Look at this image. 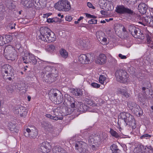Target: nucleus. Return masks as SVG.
Segmentation results:
<instances>
[{"mask_svg":"<svg viewBox=\"0 0 153 153\" xmlns=\"http://www.w3.org/2000/svg\"><path fill=\"white\" fill-rule=\"evenodd\" d=\"M40 33L39 39L44 42H53L56 39L54 33L47 27L41 28Z\"/></svg>","mask_w":153,"mask_h":153,"instance_id":"1","label":"nucleus"},{"mask_svg":"<svg viewBox=\"0 0 153 153\" xmlns=\"http://www.w3.org/2000/svg\"><path fill=\"white\" fill-rule=\"evenodd\" d=\"M49 99L56 104L61 103L63 100L62 95L60 92L56 89L51 90L48 93Z\"/></svg>","mask_w":153,"mask_h":153,"instance_id":"2","label":"nucleus"},{"mask_svg":"<svg viewBox=\"0 0 153 153\" xmlns=\"http://www.w3.org/2000/svg\"><path fill=\"white\" fill-rule=\"evenodd\" d=\"M45 72V74L48 79V81L52 82L58 76V71L54 68H52L51 66H48L46 67L43 70Z\"/></svg>","mask_w":153,"mask_h":153,"instance_id":"3","label":"nucleus"},{"mask_svg":"<svg viewBox=\"0 0 153 153\" xmlns=\"http://www.w3.org/2000/svg\"><path fill=\"white\" fill-rule=\"evenodd\" d=\"M55 8L56 10L62 11H68L71 9L70 3L67 0H59L54 5Z\"/></svg>","mask_w":153,"mask_h":153,"instance_id":"4","label":"nucleus"},{"mask_svg":"<svg viewBox=\"0 0 153 153\" xmlns=\"http://www.w3.org/2000/svg\"><path fill=\"white\" fill-rule=\"evenodd\" d=\"M90 145H92V149L96 150L102 142L101 139L99 136H90L88 139Z\"/></svg>","mask_w":153,"mask_h":153,"instance_id":"5","label":"nucleus"},{"mask_svg":"<svg viewBox=\"0 0 153 153\" xmlns=\"http://www.w3.org/2000/svg\"><path fill=\"white\" fill-rule=\"evenodd\" d=\"M117 80L120 82L125 83L128 82V76L127 73L123 70H117L115 73Z\"/></svg>","mask_w":153,"mask_h":153,"instance_id":"6","label":"nucleus"},{"mask_svg":"<svg viewBox=\"0 0 153 153\" xmlns=\"http://www.w3.org/2000/svg\"><path fill=\"white\" fill-rule=\"evenodd\" d=\"M87 144L82 141H78L76 143L75 149L77 152L80 153L86 152Z\"/></svg>","mask_w":153,"mask_h":153,"instance_id":"7","label":"nucleus"},{"mask_svg":"<svg viewBox=\"0 0 153 153\" xmlns=\"http://www.w3.org/2000/svg\"><path fill=\"white\" fill-rule=\"evenodd\" d=\"M96 37L100 43L102 45H105L109 43L107 36L105 33L102 31H97L96 34Z\"/></svg>","mask_w":153,"mask_h":153,"instance_id":"8","label":"nucleus"},{"mask_svg":"<svg viewBox=\"0 0 153 153\" xmlns=\"http://www.w3.org/2000/svg\"><path fill=\"white\" fill-rule=\"evenodd\" d=\"M116 12L120 14H128L130 15L133 14V11L131 9L126 7L123 5L117 6L116 7Z\"/></svg>","mask_w":153,"mask_h":153,"instance_id":"9","label":"nucleus"},{"mask_svg":"<svg viewBox=\"0 0 153 153\" xmlns=\"http://www.w3.org/2000/svg\"><path fill=\"white\" fill-rule=\"evenodd\" d=\"M128 30L134 38L140 39V31L139 29L136 28L133 25H130L128 26Z\"/></svg>","mask_w":153,"mask_h":153,"instance_id":"10","label":"nucleus"},{"mask_svg":"<svg viewBox=\"0 0 153 153\" xmlns=\"http://www.w3.org/2000/svg\"><path fill=\"white\" fill-rule=\"evenodd\" d=\"M49 143L47 142H44L41 143L38 148V151L42 153H47L50 151L49 147Z\"/></svg>","mask_w":153,"mask_h":153,"instance_id":"11","label":"nucleus"},{"mask_svg":"<svg viewBox=\"0 0 153 153\" xmlns=\"http://www.w3.org/2000/svg\"><path fill=\"white\" fill-rule=\"evenodd\" d=\"M24 132V135L27 137L35 138L37 135V130L35 128L30 129L27 128Z\"/></svg>","mask_w":153,"mask_h":153,"instance_id":"12","label":"nucleus"},{"mask_svg":"<svg viewBox=\"0 0 153 153\" xmlns=\"http://www.w3.org/2000/svg\"><path fill=\"white\" fill-rule=\"evenodd\" d=\"M127 117L125 122L127 124L129 123V125L132 126L133 128H135L136 124L134 117L129 113L127 114Z\"/></svg>","mask_w":153,"mask_h":153,"instance_id":"13","label":"nucleus"},{"mask_svg":"<svg viewBox=\"0 0 153 153\" xmlns=\"http://www.w3.org/2000/svg\"><path fill=\"white\" fill-rule=\"evenodd\" d=\"M117 92L118 94H122L126 98L130 96V94L127 92V89L126 86H121L118 88Z\"/></svg>","mask_w":153,"mask_h":153,"instance_id":"14","label":"nucleus"},{"mask_svg":"<svg viewBox=\"0 0 153 153\" xmlns=\"http://www.w3.org/2000/svg\"><path fill=\"white\" fill-rule=\"evenodd\" d=\"M88 56L85 54H81L78 57V61L82 64H88L90 62Z\"/></svg>","mask_w":153,"mask_h":153,"instance_id":"15","label":"nucleus"},{"mask_svg":"<svg viewBox=\"0 0 153 153\" xmlns=\"http://www.w3.org/2000/svg\"><path fill=\"white\" fill-rule=\"evenodd\" d=\"M66 99L67 100V104L72 108H74L76 107L77 105L76 104V102L74 99V98L71 97L70 96L68 95L66 98Z\"/></svg>","mask_w":153,"mask_h":153,"instance_id":"16","label":"nucleus"},{"mask_svg":"<svg viewBox=\"0 0 153 153\" xmlns=\"http://www.w3.org/2000/svg\"><path fill=\"white\" fill-rule=\"evenodd\" d=\"M148 9V7L146 4L143 3H141L138 5V9L139 12L143 14L146 13Z\"/></svg>","mask_w":153,"mask_h":153,"instance_id":"17","label":"nucleus"},{"mask_svg":"<svg viewBox=\"0 0 153 153\" xmlns=\"http://www.w3.org/2000/svg\"><path fill=\"white\" fill-rule=\"evenodd\" d=\"M106 60V58L105 55L101 54L99 55L96 62L97 63L102 64L105 63Z\"/></svg>","mask_w":153,"mask_h":153,"instance_id":"18","label":"nucleus"},{"mask_svg":"<svg viewBox=\"0 0 153 153\" xmlns=\"http://www.w3.org/2000/svg\"><path fill=\"white\" fill-rule=\"evenodd\" d=\"M12 69L11 67L9 65H3L2 69V72L3 73H5L7 76L8 74H10Z\"/></svg>","mask_w":153,"mask_h":153,"instance_id":"19","label":"nucleus"},{"mask_svg":"<svg viewBox=\"0 0 153 153\" xmlns=\"http://www.w3.org/2000/svg\"><path fill=\"white\" fill-rule=\"evenodd\" d=\"M76 107L80 111H86L88 109L87 106L82 102H78Z\"/></svg>","mask_w":153,"mask_h":153,"instance_id":"20","label":"nucleus"},{"mask_svg":"<svg viewBox=\"0 0 153 153\" xmlns=\"http://www.w3.org/2000/svg\"><path fill=\"white\" fill-rule=\"evenodd\" d=\"M135 114L137 116H139L142 115L143 111L142 109L137 105L134 108H133V109L132 110Z\"/></svg>","mask_w":153,"mask_h":153,"instance_id":"21","label":"nucleus"},{"mask_svg":"<svg viewBox=\"0 0 153 153\" xmlns=\"http://www.w3.org/2000/svg\"><path fill=\"white\" fill-rule=\"evenodd\" d=\"M53 153H68L65 150L60 147L55 146L53 149Z\"/></svg>","mask_w":153,"mask_h":153,"instance_id":"22","label":"nucleus"},{"mask_svg":"<svg viewBox=\"0 0 153 153\" xmlns=\"http://www.w3.org/2000/svg\"><path fill=\"white\" fill-rule=\"evenodd\" d=\"M99 81L101 84L105 85L108 82L109 80L104 76L100 75L99 78Z\"/></svg>","mask_w":153,"mask_h":153,"instance_id":"23","label":"nucleus"},{"mask_svg":"<svg viewBox=\"0 0 153 153\" xmlns=\"http://www.w3.org/2000/svg\"><path fill=\"white\" fill-rule=\"evenodd\" d=\"M44 128L45 130L51 133H53L54 132L53 128V126L47 123H45V125L44 126Z\"/></svg>","mask_w":153,"mask_h":153,"instance_id":"24","label":"nucleus"},{"mask_svg":"<svg viewBox=\"0 0 153 153\" xmlns=\"http://www.w3.org/2000/svg\"><path fill=\"white\" fill-rule=\"evenodd\" d=\"M24 110L25 107L20 105H18L15 107V109L14 110V112L15 114H19L20 112L22 110L24 111Z\"/></svg>","mask_w":153,"mask_h":153,"instance_id":"25","label":"nucleus"},{"mask_svg":"<svg viewBox=\"0 0 153 153\" xmlns=\"http://www.w3.org/2000/svg\"><path fill=\"white\" fill-rule=\"evenodd\" d=\"M21 3L25 7L27 8L30 7L33 4L30 0L28 1V0H22Z\"/></svg>","mask_w":153,"mask_h":153,"instance_id":"26","label":"nucleus"},{"mask_svg":"<svg viewBox=\"0 0 153 153\" xmlns=\"http://www.w3.org/2000/svg\"><path fill=\"white\" fill-rule=\"evenodd\" d=\"M22 61L25 64L30 63V53H29L27 55L22 57Z\"/></svg>","mask_w":153,"mask_h":153,"instance_id":"27","label":"nucleus"},{"mask_svg":"<svg viewBox=\"0 0 153 153\" xmlns=\"http://www.w3.org/2000/svg\"><path fill=\"white\" fill-rule=\"evenodd\" d=\"M36 57L32 53H30V63L33 65H35L37 62Z\"/></svg>","mask_w":153,"mask_h":153,"instance_id":"28","label":"nucleus"},{"mask_svg":"<svg viewBox=\"0 0 153 153\" xmlns=\"http://www.w3.org/2000/svg\"><path fill=\"white\" fill-rule=\"evenodd\" d=\"M73 94L76 96H80L82 94V91L80 89H75L73 91Z\"/></svg>","mask_w":153,"mask_h":153,"instance_id":"29","label":"nucleus"},{"mask_svg":"<svg viewBox=\"0 0 153 153\" xmlns=\"http://www.w3.org/2000/svg\"><path fill=\"white\" fill-rule=\"evenodd\" d=\"M151 18L149 17H145L143 19V21L145 22V24H144V25H145L146 24H149L151 26H153V22H150L151 20Z\"/></svg>","mask_w":153,"mask_h":153,"instance_id":"30","label":"nucleus"},{"mask_svg":"<svg viewBox=\"0 0 153 153\" xmlns=\"http://www.w3.org/2000/svg\"><path fill=\"white\" fill-rule=\"evenodd\" d=\"M85 102L88 105H89L90 106H92L93 107L97 106V104H98V103H97V104L94 103V101H93L87 99H86L85 100Z\"/></svg>","mask_w":153,"mask_h":153,"instance_id":"31","label":"nucleus"},{"mask_svg":"<svg viewBox=\"0 0 153 153\" xmlns=\"http://www.w3.org/2000/svg\"><path fill=\"white\" fill-rule=\"evenodd\" d=\"M128 114L129 113L125 112L121 113L119 116L118 118L119 119H121L123 120L125 122L126 119L127 117V114Z\"/></svg>","mask_w":153,"mask_h":153,"instance_id":"32","label":"nucleus"},{"mask_svg":"<svg viewBox=\"0 0 153 153\" xmlns=\"http://www.w3.org/2000/svg\"><path fill=\"white\" fill-rule=\"evenodd\" d=\"M78 45L81 47V48H85L88 45L85 40H80L79 41Z\"/></svg>","mask_w":153,"mask_h":153,"instance_id":"33","label":"nucleus"},{"mask_svg":"<svg viewBox=\"0 0 153 153\" xmlns=\"http://www.w3.org/2000/svg\"><path fill=\"white\" fill-rule=\"evenodd\" d=\"M61 55L63 58H66L68 56V53L66 51L63 49H61L60 51Z\"/></svg>","mask_w":153,"mask_h":153,"instance_id":"34","label":"nucleus"},{"mask_svg":"<svg viewBox=\"0 0 153 153\" xmlns=\"http://www.w3.org/2000/svg\"><path fill=\"white\" fill-rule=\"evenodd\" d=\"M4 38L5 41H6V43H7L10 42L12 39V36L9 35H5L3 36Z\"/></svg>","mask_w":153,"mask_h":153,"instance_id":"35","label":"nucleus"},{"mask_svg":"<svg viewBox=\"0 0 153 153\" xmlns=\"http://www.w3.org/2000/svg\"><path fill=\"white\" fill-rule=\"evenodd\" d=\"M63 112L64 113L65 115H67L71 114L73 111V110L69 108H66L65 111H64V110H63Z\"/></svg>","mask_w":153,"mask_h":153,"instance_id":"36","label":"nucleus"},{"mask_svg":"<svg viewBox=\"0 0 153 153\" xmlns=\"http://www.w3.org/2000/svg\"><path fill=\"white\" fill-rule=\"evenodd\" d=\"M110 132L111 134L113 137L116 138H117L120 137L119 134L116 132L114 131L113 129L111 128Z\"/></svg>","mask_w":153,"mask_h":153,"instance_id":"37","label":"nucleus"},{"mask_svg":"<svg viewBox=\"0 0 153 153\" xmlns=\"http://www.w3.org/2000/svg\"><path fill=\"white\" fill-rule=\"evenodd\" d=\"M137 105V104L134 102H129L128 103V106L132 111L133 109V108H134L136 107Z\"/></svg>","mask_w":153,"mask_h":153,"instance_id":"38","label":"nucleus"},{"mask_svg":"<svg viewBox=\"0 0 153 153\" xmlns=\"http://www.w3.org/2000/svg\"><path fill=\"white\" fill-rule=\"evenodd\" d=\"M27 114V109L25 107V110L24 111L22 110V111L20 112L19 115L21 117H25L26 116Z\"/></svg>","mask_w":153,"mask_h":153,"instance_id":"39","label":"nucleus"},{"mask_svg":"<svg viewBox=\"0 0 153 153\" xmlns=\"http://www.w3.org/2000/svg\"><path fill=\"white\" fill-rule=\"evenodd\" d=\"M46 116L48 118H49L51 119H53L54 120H57L58 119V118L57 117L52 116L49 114H47Z\"/></svg>","mask_w":153,"mask_h":153,"instance_id":"40","label":"nucleus"},{"mask_svg":"<svg viewBox=\"0 0 153 153\" xmlns=\"http://www.w3.org/2000/svg\"><path fill=\"white\" fill-rule=\"evenodd\" d=\"M111 149L112 151L113 152H115L118 151V150H119L117 148V145L114 144L112 145L111 147Z\"/></svg>","mask_w":153,"mask_h":153,"instance_id":"41","label":"nucleus"},{"mask_svg":"<svg viewBox=\"0 0 153 153\" xmlns=\"http://www.w3.org/2000/svg\"><path fill=\"white\" fill-rule=\"evenodd\" d=\"M6 41H5L3 36H0V46H3L6 44Z\"/></svg>","mask_w":153,"mask_h":153,"instance_id":"42","label":"nucleus"},{"mask_svg":"<svg viewBox=\"0 0 153 153\" xmlns=\"http://www.w3.org/2000/svg\"><path fill=\"white\" fill-rule=\"evenodd\" d=\"M151 137V135L149 134H146L141 136L140 138L141 139H149Z\"/></svg>","mask_w":153,"mask_h":153,"instance_id":"43","label":"nucleus"},{"mask_svg":"<svg viewBox=\"0 0 153 153\" xmlns=\"http://www.w3.org/2000/svg\"><path fill=\"white\" fill-rule=\"evenodd\" d=\"M53 114H54L55 116H60V112L57 109H54L53 111Z\"/></svg>","mask_w":153,"mask_h":153,"instance_id":"44","label":"nucleus"},{"mask_svg":"<svg viewBox=\"0 0 153 153\" xmlns=\"http://www.w3.org/2000/svg\"><path fill=\"white\" fill-rule=\"evenodd\" d=\"M91 86L95 88H98L100 86V84L96 83H92L91 84Z\"/></svg>","mask_w":153,"mask_h":153,"instance_id":"45","label":"nucleus"},{"mask_svg":"<svg viewBox=\"0 0 153 153\" xmlns=\"http://www.w3.org/2000/svg\"><path fill=\"white\" fill-rule=\"evenodd\" d=\"M147 42L148 44H150L152 42V39L150 36L147 35L146 36Z\"/></svg>","mask_w":153,"mask_h":153,"instance_id":"46","label":"nucleus"},{"mask_svg":"<svg viewBox=\"0 0 153 153\" xmlns=\"http://www.w3.org/2000/svg\"><path fill=\"white\" fill-rule=\"evenodd\" d=\"M97 20L94 19H91L89 20L88 23L91 24H95L97 23Z\"/></svg>","mask_w":153,"mask_h":153,"instance_id":"47","label":"nucleus"},{"mask_svg":"<svg viewBox=\"0 0 153 153\" xmlns=\"http://www.w3.org/2000/svg\"><path fill=\"white\" fill-rule=\"evenodd\" d=\"M73 19V18L70 16H67L65 17V19L66 21H71Z\"/></svg>","mask_w":153,"mask_h":153,"instance_id":"48","label":"nucleus"},{"mask_svg":"<svg viewBox=\"0 0 153 153\" xmlns=\"http://www.w3.org/2000/svg\"><path fill=\"white\" fill-rule=\"evenodd\" d=\"M85 15H86V17L88 18H96V17H95V16H94L93 15H91L90 14L87 13H85Z\"/></svg>","mask_w":153,"mask_h":153,"instance_id":"49","label":"nucleus"},{"mask_svg":"<svg viewBox=\"0 0 153 153\" xmlns=\"http://www.w3.org/2000/svg\"><path fill=\"white\" fill-rule=\"evenodd\" d=\"M47 22L49 23H53L56 22V21L54 19L48 18L47 19Z\"/></svg>","mask_w":153,"mask_h":153,"instance_id":"50","label":"nucleus"},{"mask_svg":"<svg viewBox=\"0 0 153 153\" xmlns=\"http://www.w3.org/2000/svg\"><path fill=\"white\" fill-rule=\"evenodd\" d=\"M87 5L88 7H89V8H91L93 9H95V7L93 6V5L91 3L88 2L87 3Z\"/></svg>","mask_w":153,"mask_h":153,"instance_id":"51","label":"nucleus"},{"mask_svg":"<svg viewBox=\"0 0 153 153\" xmlns=\"http://www.w3.org/2000/svg\"><path fill=\"white\" fill-rule=\"evenodd\" d=\"M118 56L119 58L122 59H125L127 58L126 56L123 55L121 54H119Z\"/></svg>","mask_w":153,"mask_h":153,"instance_id":"52","label":"nucleus"},{"mask_svg":"<svg viewBox=\"0 0 153 153\" xmlns=\"http://www.w3.org/2000/svg\"><path fill=\"white\" fill-rule=\"evenodd\" d=\"M83 16H80L79 19L77 21H75L74 23L75 24H77L79 23V22L81 20L83 19Z\"/></svg>","mask_w":153,"mask_h":153,"instance_id":"53","label":"nucleus"},{"mask_svg":"<svg viewBox=\"0 0 153 153\" xmlns=\"http://www.w3.org/2000/svg\"><path fill=\"white\" fill-rule=\"evenodd\" d=\"M10 25H11L13 26H9L10 28V29H13V28L15 29V25H16V24L12 23H11V24H10Z\"/></svg>","mask_w":153,"mask_h":153,"instance_id":"54","label":"nucleus"},{"mask_svg":"<svg viewBox=\"0 0 153 153\" xmlns=\"http://www.w3.org/2000/svg\"><path fill=\"white\" fill-rule=\"evenodd\" d=\"M49 49L51 50H54L55 49V46L53 45H51L49 47Z\"/></svg>","mask_w":153,"mask_h":153,"instance_id":"55","label":"nucleus"},{"mask_svg":"<svg viewBox=\"0 0 153 153\" xmlns=\"http://www.w3.org/2000/svg\"><path fill=\"white\" fill-rule=\"evenodd\" d=\"M13 89L12 88H9L8 89V91L10 93L12 92L13 91Z\"/></svg>","mask_w":153,"mask_h":153,"instance_id":"56","label":"nucleus"},{"mask_svg":"<svg viewBox=\"0 0 153 153\" xmlns=\"http://www.w3.org/2000/svg\"><path fill=\"white\" fill-rule=\"evenodd\" d=\"M102 15H105V12L104 10H101L100 11Z\"/></svg>","mask_w":153,"mask_h":153,"instance_id":"57","label":"nucleus"},{"mask_svg":"<svg viewBox=\"0 0 153 153\" xmlns=\"http://www.w3.org/2000/svg\"><path fill=\"white\" fill-rule=\"evenodd\" d=\"M148 149H149L151 150L152 151V152H153V149L151 146H149L148 147Z\"/></svg>","mask_w":153,"mask_h":153,"instance_id":"58","label":"nucleus"},{"mask_svg":"<svg viewBox=\"0 0 153 153\" xmlns=\"http://www.w3.org/2000/svg\"><path fill=\"white\" fill-rule=\"evenodd\" d=\"M58 16L59 17H60L61 18H63L64 17L63 15H61L60 13L58 14Z\"/></svg>","mask_w":153,"mask_h":153,"instance_id":"59","label":"nucleus"},{"mask_svg":"<svg viewBox=\"0 0 153 153\" xmlns=\"http://www.w3.org/2000/svg\"><path fill=\"white\" fill-rule=\"evenodd\" d=\"M120 150H118L117 151L113 152V153H120Z\"/></svg>","mask_w":153,"mask_h":153,"instance_id":"60","label":"nucleus"},{"mask_svg":"<svg viewBox=\"0 0 153 153\" xmlns=\"http://www.w3.org/2000/svg\"><path fill=\"white\" fill-rule=\"evenodd\" d=\"M123 31L124 32H126V29L125 28V27H123Z\"/></svg>","mask_w":153,"mask_h":153,"instance_id":"61","label":"nucleus"},{"mask_svg":"<svg viewBox=\"0 0 153 153\" xmlns=\"http://www.w3.org/2000/svg\"><path fill=\"white\" fill-rule=\"evenodd\" d=\"M27 99L28 101H30L31 99V97L30 96H28L27 97Z\"/></svg>","mask_w":153,"mask_h":153,"instance_id":"62","label":"nucleus"},{"mask_svg":"<svg viewBox=\"0 0 153 153\" xmlns=\"http://www.w3.org/2000/svg\"><path fill=\"white\" fill-rule=\"evenodd\" d=\"M100 22L102 23H105V20L101 21Z\"/></svg>","mask_w":153,"mask_h":153,"instance_id":"63","label":"nucleus"},{"mask_svg":"<svg viewBox=\"0 0 153 153\" xmlns=\"http://www.w3.org/2000/svg\"><path fill=\"white\" fill-rule=\"evenodd\" d=\"M113 61H114V62L115 63H117V61L116 59H115L114 58L113 59Z\"/></svg>","mask_w":153,"mask_h":153,"instance_id":"64","label":"nucleus"}]
</instances>
